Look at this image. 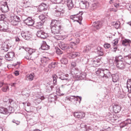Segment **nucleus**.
I'll use <instances>...</instances> for the list:
<instances>
[{"label": "nucleus", "instance_id": "obj_1", "mask_svg": "<svg viewBox=\"0 0 131 131\" xmlns=\"http://www.w3.org/2000/svg\"><path fill=\"white\" fill-rule=\"evenodd\" d=\"M50 26L52 34L54 35L59 34L61 29V26L58 21L56 20H52Z\"/></svg>", "mask_w": 131, "mask_h": 131}, {"label": "nucleus", "instance_id": "obj_2", "mask_svg": "<svg viewBox=\"0 0 131 131\" xmlns=\"http://www.w3.org/2000/svg\"><path fill=\"white\" fill-rule=\"evenodd\" d=\"M60 48L62 50H66L67 53L71 52L72 49H74L73 47L68 44H65L63 42H61L59 44Z\"/></svg>", "mask_w": 131, "mask_h": 131}, {"label": "nucleus", "instance_id": "obj_3", "mask_svg": "<svg viewBox=\"0 0 131 131\" xmlns=\"http://www.w3.org/2000/svg\"><path fill=\"white\" fill-rule=\"evenodd\" d=\"M4 102H6L7 103L10 104V106L8 107V109H7L8 114L14 111V109L13 107L16 105V103H15L11 99H9L6 101L4 99Z\"/></svg>", "mask_w": 131, "mask_h": 131}, {"label": "nucleus", "instance_id": "obj_4", "mask_svg": "<svg viewBox=\"0 0 131 131\" xmlns=\"http://www.w3.org/2000/svg\"><path fill=\"white\" fill-rule=\"evenodd\" d=\"M82 13L81 14H77L70 16V18L72 19L73 22L77 21L80 24L82 19L81 16Z\"/></svg>", "mask_w": 131, "mask_h": 131}, {"label": "nucleus", "instance_id": "obj_5", "mask_svg": "<svg viewBox=\"0 0 131 131\" xmlns=\"http://www.w3.org/2000/svg\"><path fill=\"white\" fill-rule=\"evenodd\" d=\"M71 74L73 78H79V76L81 74V71L77 68H74L71 70Z\"/></svg>", "mask_w": 131, "mask_h": 131}, {"label": "nucleus", "instance_id": "obj_6", "mask_svg": "<svg viewBox=\"0 0 131 131\" xmlns=\"http://www.w3.org/2000/svg\"><path fill=\"white\" fill-rule=\"evenodd\" d=\"M34 97L33 102L36 105L39 104L42 100L44 99L43 96H41L38 94L34 95Z\"/></svg>", "mask_w": 131, "mask_h": 131}, {"label": "nucleus", "instance_id": "obj_7", "mask_svg": "<svg viewBox=\"0 0 131 131\" xmlns=\"http://www.w3.org/2000/svg\"><path fill=\"white\" fill-rule=\"evenodd\" d=\"M23 104L25 107V110L29 112H33L35 107L30 106L31 104L29 102L23 103Z\"/></svg>", "mask_w": 131, "mask_h": 131}, {"label": "nucleus", "instance_id": "obj_8", "mask_svg": "<svg viewBox=\"0 0 131 131\" xmlns=\"http://www.w3.org/2000/svg\"><path fill=\"white\" fill-rule=\"evenodd\" d=\"M46 84V91L49 93L52 90L54 86L56 84L57 82H47Z\"/></svg>", "mask_w": 131, "mask_h": 131}, {"label": "nucleus", "instance_id": "obj_9", "mask_svg": "<svg viewBox=\"0 0 131 131\" xmlns=\"http://www.w3.org/2000/svg\"><path fill=\"white\" fill-rule=\"evenodd\" d=\"M37 36L39 37L42 39H45L47 36V34L43 30H38L36 33Z\"/></svg>", "mask_w": 131, "mask_h": 131}, {"label": "nucleus", "instance_id": "obj_10", "mask_svg": "<svg viewBox=\"0 0 131 131\" xmlns=\"http://www.w3.org/2000/svg\"><path fill=\"white\" fill-rule=\"evenodd\" d=\"M102 22L100 21L94 22L92 24L93 26L95 28V30L100 29L102 26Z\"/></svg>", "mask_w": 131, "mask_h": 131}, {"label": "nucleus", "instance_id": "obj_11", "mask_svg": "<svg viewBox=\"0 0 131 131\" xmlns=\"http://www.w3.org/2000/svg\"><path fill=\"white\" fill-rule=\"evenodd\" d=\"M21 34L22 37L26 40H28L31 37V35L30 33L28 31L25 32L22 31Z\"/></svg>", "mask_w": 131, "mask_h": 131}, {"label": "nucleus", "instance_id": "obj_12", "mask_svg": "<svg viewBox=\"0 0 131 131\" xmlns=\"http://www.w3.org/2000/svg\"><path fill=\"white\" fill-rule=\"evenodd\" d=\"M81 2L80 6L82 9H84L88 8L89 7V3L85 0H80Z\"/></svg>", "mask_w": 131, "mask_h": 131}, {"label": "nucleus", "instance_id": "obj_13", "mask_svg": "<svg viewBox=\"0 0 131 131\" xmlns=\"http://www.w3.org/2000/svg\"><path fill=\"white\" fill-rule=\"evenodd\" d=\"M25 23L27 25L32 26L34 23V21L31 18L28 17L24 20Z\"/></svg>", "mask_w": 131, "mask_h": 131}, {"label": "nucleus", "instance_id": "obj_14", "mask_svg": "<svg viewBox=\"0 0 131 131\" xmlns=\"http://www.w3.org/2000/svg\"><path fill=\"white\" fill-rule=\"evenodd\" d=\"M12 46V45L10 43H3L2 45L1 49L5 51H7L8 50L10 47Z\"/></svg>", "mask_w": 131, "mask_h": 131}, {"label": "nucleus", "instance_id": "obj_15", "mask_svg": "<svg viewBox=\"0 0 131 131\" xmlns=\"http://www.w3.org/2000/svg\"><path fill=\"white\" fill-rule=\"evenodd\" d=\"M102 78L104 79L108 78L110 77L111 73L109 70L107 69H103Z\"/></svg>", "mask_w": 131, "mask_h": 131}, {"label": "nucleus", "instance_id": "obj_16", "mask_svg": "<svg viewBox=\"0 0 131 131\" xmlns=\"http://www.w3.org/2000/svg\"><path fill=\"white\" fill-rule=\"evenodd\" d=\"M15 54L13 52H8L5 56V58L6 60L10 61L14 57Z\"/></svg>", "mask_w": 131, "mask_h": 131}, {"label": "nucleus", "instance_id": "obj_17", "mask_svg": "<svg viewBox=\"0 0 131 131\" xmlns=\"http://www.w3.org/2000/svg\"><path fill=\"white\" fill-rule=\"evenodd\" d=\"M48 6V5L47 4L42 3L39 6L38 10L40 12L46 10H47Z\"/></svg>", "mask_w": 131, "mask_h": 131}, {"label": "nucleus", "instance_id": "obj_18", "mask_svg": "<svg viewBox=\"0 0 131 131\" xmlns=\"http://www.w3.org/2000/svg\"><path fill=\"white\" fill-rule=\"evenodd\" d=\"M115 64L117 67L119 69H123L125 67L126 63L123 61H119L118 63Z\"/></svg>", "mask_w": 131, "mask_h": 131}, {"label": "nucleus", "instance_id": "obj_19", "mask_svg": "<svg viewBox=\"0 0 131 131\" xmlns=\"http://www.w3.org/2000/svg\"><path fill=\"white\" fill-rule=\"evenodd\" d=\"M74 116L78 118L81 119L85 117V114L83 112H77L74 113Z\"/></svg>", "mask_w": 131, "mask_h": 131}, {"label": "nucleus", "instance_id": "obj_20", "mask_svg": "<svg viewBox=\"0 0 131 131\" xmlns=\"http://www.w3.org/2000/svg\"><path fill=\"white\" fill-rule=\"evenodd\" d=\"M0 31L2 32H9V30L8 26L5 24L0 25Z\"/></svg>", "mask_w": 131, "mask_h": 131}, {"label": "nucleus", "instance_id": "obj_21", "mask_svg": "<svg viewBox=\"0 0 131 131\" xmlns=\"http://www.w3.org/2000/svg\"><path fill=\"white\" fill-rule=\"evenodd\" d=\"M113 107V111L116 113H119L121 109L120 106L117 104L114 105Z\"/></svg>", "mask_w": 131, "mask_h": 131}, {"label": "nucleus", "instance_id": "obj_22", "mask_svg": "<svg viewBox=\"0 0 131 131\" xmlns=\"http://www.w3.org/2000/svg\"><path fill=\"white\" fill-rule=\"evenodd\" d=\"M21 48L25 49V51L28 52L29 54L30 55H31L32 53L35 52V50L30 48L25 47H22Z\"/></svg>", "mask_w": 131, "mask_h": 131}, {"label": "nucleus", "instance_id": "obj_23", "mask_svg": "<svg viewBox=\"0 0 131 131\" xmlns=\"http://www.w3.org/2000/svg\"><path fill=\"white\" fill-rule=\"evenodd\" d=\"M56 96L53 94H51L49 95L48 97V100L49 102H51L56 100Z\"/></svg>", "mask_w": 131, "mask_h": 131}, {"label": "nucleus", "instance_id": "obj_24", "mask_svg": "<svg viewBox=\"0 0 131 131\" xmlns=\"http://www.w3.org/2000/svg\"><path fill=\"white\" fill-rule=\"evenodd\" d=\"M88 62L89 64L94 67H96L99 65V64H96L97 62L94 59L89 61Z\"/></svg>", "mask_w": 131, "mask_h": 131}, {"label": "nucleus", "instance_id": "obj_25", "mask_svg": "<svg viewBox=\"0 0 131 131\" xmlns=\"http://www.w3.org/2000/svg\"><path fill=\"white\" fill-rule=\"evenodd\" d=\"M41 48L43 50H47L49 49V46L47 45L46 42L43 41L41 46Z\"/></svg>", "mask_w": 131, "mask_h": 131}, {"label": "nucleus", "instance_id": "obj_26", "mask_svg": "<svg viewBox=\"0 0 131 131\" xmlns=\"http://www.w3.org/2000/svg\"><path fill=\"white\" fill-rule=\"evenodd\" d=\"M131 43L130 40L128 39H124L122 41V44L124 46H129Z\"/></svg>", "mask_w": 131, "mask_h": 131}, {"label": "nucleus", "instance_id": "obj_27", "mask_svg": "<svg viewBox=\"0 0 131 131\" xmlns=\"http://www.w3.org/2000/svg\"><path fill=\"white\" fill-rule=\"evenodd\" d=\"M67 5L69 9L72 8L74 6V4L72 0H67Z\"/></svg>", "mask_w": 131, "mask_h": 131}, {"label": "nucleus", "instance_id": "obj_28", "mask_svg": "<svg viewBox=\"0 0 131 131\" xmlns=\"http://www.w3.org/2000/svg\"><path fill=\"white\" fill-rule=\"evenodd\" d=\"M97 53L100 56H102L104 54L103 49L101 47L98 46L97 48Z\"/></svg>", "mask_w": 131, "mask_h": 131}, {"label": "nucleus", "instance_id": "obj_29", "mask_svg": "<svg viewBox=\"0 0 131 131\" xmlns=\"http://www.w3.org/2000/svg\"><path fill=\"white\" fill-rule=\"evenodd\" d=\"M123 58L122 56H116L114 60V63L115 64L118 63L119 61H123Z\"/></svg>", "mask_w": 131, "mask_h": 131}, {"label": "nucleus", "instance_id": "obj_30", "mask_svg": "<svg viewBox=\"0 0 131 131\" xmlns=\"http://www.w3.org/2000/svg\"><path fill=\"white\" fill-rule=\"evenodd\" d=\"M8 111H7V108H5L3 107H0V113L4 114H7Z\"/></svg>", "mask_w": 131, "mask_h": 131}, {"label": "nucleus", "instance_id": "obj_31", "mask_svg": "<svg viewBox=\"0 0 131 131\" xmlns=\"http://www.w3.org/2000/svg\"><path fill=\"white\" fill-rule=\"evenodd\" d=\"M80 126L83 128L85 129L86 131L89 130V131H93V130L90 127H87L86 125H84L83 123H81L80 125Z\"/></svg>", "mask_w": 131, "mask_h": 131}, {"label": "nucleus", "instance_id": "obj_32", "mask_svg": "<svg viewBox=\"0 0 131 131\" xmlns=\"http://www.w3.org/2000/svg\"><path fill=\"white\" fill-rule=\"evenodd\" d=\"M113 82L119 81V77L117 74H113L112 75Z\"/></svg>", "mask_w": 131, "mask_h": 131}, {"label": "nucleus", "instance_id": "obj_33", "mask_svg": "<svg viewBox=\"0 0 131 131\" xmlns=\"http://www.w3.org/2000/svg\"><path fill=\"white\" fill-rule=\"evenodd\" d=\"M49 60V59L48 58L44 57L41 58V61L43 64V66H44L47 64Z\"/></svg>", "mask_w": 131, "mask_h": 131}, {"label": "nucleus", "instance_id": "obj_34", "mask_svg": "<svg viewBox=\"0 0 131 131\" xmlns=\"http://www.w3.org/2000/svg\"><path fill=\"white\" fill-rule=\"evenodd\" d=\"M103 69H99L96 72V73L97 75L102 77L103 74Z\"/></svg>", "mask_w": 131, "mask_h": 131}, {"label": "nucleus", "instance_id": "obj_35", "mask_svg": "<svg viewBox=\"0 0 131 131\" xmlns=\"http://www.w3.org/2000/svg\"><path fill=\"white\" fill-rule=\"evenodd\" d=\"M44 23L43 21H40L39 22H37L36 24L35 27L38 29H39L41 28Z\"/></svg>", "mask_w": 131, "mask_h": 131}, {"label": "nucleus", "instance_id": "obj_36", "mask_svg": "<svg viewBox=\"0 0 131 131\" xmlns=\"http://www.w3.org/2000/svg\"><path fill=\"white\" fill-rule=\"evenodd\" d=\"M86 74L85 72H81V74L80 75V76H79V78L77 80H82L84 79L86 77Z\"/></svg>", "mask_w": 131, "mask_h": 131}, {"label": "nucleus", "instance_id": "obj_37", "mask_svg": "<svg viewBox=\"0 0 131 131\" xmlns=\"http://www.w3.org/2000/svg\"><path fill=\"white\" fill-rule=\"evenodd\" d=\"M5 5L6 6H3L2 7V12L4 13L7 12L8 9V6L7 4V3L6 2H5Z\"/></svg>", "mask_w": 131, "mask_h": 131}, {"label": "nucleus", "instance_id": "obj_38", "mask_svg": "<svg viewBox=\"0 0 131 131\" xmlns=\"http://www.w3.org/2000/svg\"><path fill=\"white\" fill-rule=\"evenodd\" d=\"M80 40L78 38H76L74 42H71V45L72 47H73V46H75L76 47V45L78 44Z\"/></svg>", "mask_w": 131, "mask_h": 131}, {"label": "nucleus", "instance_id": "obj_39", "mask_svg": "<svg viewBox=\"0 0 131 131\" xmlns=\"http://www.w3.org/2000/svg\"><path fill=\"white\" fill-rule=\"evenodd\" d=\"M35 76V74L34 73H31L27 77V79L29 81H32Z\"/></svg>", "mask_w": 131, "mask_h": 131}, {"label": "nucleus", "instance_id": "obj_40", "mask_svg": "<svg viewBox=\"0 0 131 131\" xmlns=\"http://www.w3.org/2000/svg\"><path fill=\"white\" fill-rule=\"evenodd\" d=\"M91 49V47L88 45L84 47L83 51L84 52H88L90 51Z\"/></svg>", "mask_w": 131, "mask_h": 131}, {"label": "nucleus", "instance_id": "obj_41", "mask_svg": "<svg viewBox=\"0 0 131 131\" xmlns=\"http://www.w3.org/2000/svg\"><path fill=\"white\" fill-rule=\"evenodd\" d=\"M60 61L61 63L64 64H67L68 62L67 58L65 57H63L61 60Z\"/></svg>", "mask_w": 131, "mask_h": 131}, {"label": "nucleus", "instance_id": "obj_42", "mask_svg": "<svg viewBox=\"0 0 131 131\" xmlns=\"http://www.w3.org/2000/svg\"><path fill=\"white\" fill-rule=\"evenodd\" d=\"M71 97H72L73 98V99H74L75 100L78 101V99H79V102L80 103V102L81 100L82 97L81 96H71Z\"/></svg>", "mask_w": 131, "mask_h": 131}, {"label": "nucleus", "instance_id": "obj_43", "mask_svg": "<svg viewBox=\"0 0 131 131\" xmlns=\"http://www.w3.org/2000/svg\"><path fill=\"white\" fill-rule=\"evenodd\" d=\"M114 26L116 29H118L120 26V23L119 21H117L116 22H114Z\"/></svg>", "mask_w": 131, "mask_h": 131}, {"label": "nucleus", "instance_id": "obj_44", "mask_svg": "<svg viewBox=\"0 0 131 131\" xmlns=\"http://www.w3.org/2000/svg\"><path fill=\"white\" fill-rule=\"evenodd\" d=\"M53 37L54 38L56 39L57 40H61L62 38V37L61 36L60 34L55 35L53 36Z\"/></svg>", "mask_w": 131, "mask_h": 131}, {"label": "nucleus", "instance_id": "obj_45", "mask_svg": "<svg viewBox=\"0 0 131 131\" xmlns=\"http://www.w3.org/2000/svg\"><path fill=\"white\" fill-rule=\"evenodd\" d=\"M57 66L56 62H55L51 63L50 64H49L48 67L49 68H54Z\"/></svg>", "mask_w": 131, "mask_h": 131}, {"label": "nucleus", "instance_id": "obj_46", "mask_svg": "<svg viewBox=\"0 0 131 131\" xmlns=\"http://www.w3.org/2000/svg\"><path fill=\"white\" fill-rule=\"evenodd\" d=\"M39 17L41 21H43L44 22L45 21V16L43 14H41L39 16Z\"/></svg>", "mask_w": 131, "mask_h": 131}, {"label": "nucleus", "instance_id": "obj_47", "mask_svg": "<svg viewBox=\"0 0 131 131\" xmlns=\"http://www.w3.org/2000/svg\"><path fill=\"white\" fill-rule=\"evenodd\" d=\"M128 124V123H126V121L124 122L121 123L120 126L121 128H122L126 126Z\"/></svg>", "mask_w": 131, "mask_h": 131}, {"label": "nucleus", "instance_id": "obj_48", "mask_svg": "<svg viewBox=\"0 0 131 131\" xmlns=\"http://www.w3.org/2000/svg\"><path fill=\"white\" fill-rule=\"evenodd\" d=\"M72 58H74L77 56H79L80 53L78 52H74L72 53Z\"/></svg>", "mask_w": 131, "mask_h": 131}, {"label": "nucleus", "instance_id": "obj_49", "mask_svg": "<svg viewBox=\"0 0 131 131\" xmlns=\"http://www.w3.org/2000/svg\"><path fill=\"white\" fill-rule=\"evenodd\" d=\"M18 20H14L13 19L11 21V23L14 26L18 24L19 21Z\"/></svg>", "mask_w": 131, "mask_h": 131}, {"label": "nucleus", "instance_id": "obj_50", "mask_svg": "<svg viewBox=\"0 0 131 131\" xmlns=\"http://www.w3.org/2000/svg\"><path fill=\"white\" fill-rule=\"evenodd\" d=\"M118 39H115L113 41V46L114 47H115V46H117V45L118 43Z\"/></svg>", "mask_w": 131, "mask_h": 131}, {"label": "nucleus", "instance_id": "obj_51", "mask_svg": "<svg viewBox=\"0 0 131 131\" xmlns=\"http://www.w3.org/2000/svg\"><path fill=\"white\" fill-rule=\"evenodd\" d=\"M9 86L7 85H6L5 86H4L2 89V91L4 92H6L7 91L9 90Z\"/></svg>", "mask_w": 131, "mask_h": 131}, {"label": "nucleus", "instance_id": "obj_52", "mask_svg": "<svg viewBox=\"0 0 131 131\" xmlns=\"http://www.w3.org/2000/svg\"><path fill=\"white\" fill-rule=\"evenodd\" d=\"M61 13L60 12V11L58 12L57 10H55V12L54 13V15L57 17H58L60 16Z\"/></svg>", "mask_w": 131, "mask_h": 131}, {"label": "nucleus", "instance_id": "obj_53", "mask_svg": "<svg viewBox=\"0 0 131 131\" xmlns=\"http://www.w3.org/2000/svg\"><path fill=\"white\" fill-rule=\"evenodd\" d=\"M52 78L53 79V82H57V81L58 79L57 76L55 74H53L52 75Z\"/></svg>", "mask_w": 131, "mask_h": 131}, {"label": "nucleus", "instance_id": "obj_54", "mask_svg": "<svg viewBox=\"0 0 131 131\" xmlns=\"http://www.w3.org/2000/svg\"><path fill=\"white\" fill-rule=\"evenodd\" d=\"M104 46L105 49H108L110 47L111 45L110 44L106 42L104 43Z\"/></svg>", "mask_w": 131, "mask_h": 131}, {"label": "nucleus", "instance_id": "obj_55", "mask_svg": "<svg viewBox=\"0 0 131 131\" xmlns=\"http://www.w3.org/2000/svg\"><path fill=\"white\" fill-rule=\"evenodd\" d=\"M28 122L31 125H33L35 123V121L32 119H31L29 120L28 121Z\"/></svg>", "mask_w": 131, "mask_h": 131}, {"label": "nucleus", "instance_id": "obj_56", "mask_svg": "<svg viewBox=\"0 0 131 131\" xmlns=\"http://www.w3.org/2000/svg\"><path fill=\"white\" fill-rule=\"evenodd\" d=\"M54 3L59 4L62 1V0H51Z\"/></svg>", "mask_w": 131, "mask_h": 131}, {"label": "nucleus", "instance_id": "obj_57", "mask_svg": "<svg viewBox=\"0 0 131 131\" xmlns=\"http://www.w3.org/2000/svg\"><path fill=\"white\" fill-rule=\"evenodd\" d=\"M13 18V19L14 20H18V21L19 22L20 21V18L17 16H14Z\"/></svg>", "mask_w": 131, "mask_h": 131}, {"label": "nucleus", "instance_id": "obj_58", "mask_svg": "<svg viewBox=\"0 0 131 131\" xmlns=\"http://www.w3.org/2000/svg\"><path fill=\"white\" fill-rule=\"evenodd\" d=\"M98 4L97 3H95L92 4V9H94L96 8Z\"/></svg>", "mask_w": 131, "mask_h": 131}, {"label": "nucleus", "instance_id": "obj_59", "mask_svg": "<svg viewBox=\"0 0 131 131\" xmlns=\"http://www.w3.org/2000/svg\"><path fill=\"white\" fill-rule=\"evenodd\" d=\"M56 53L58 54H61L62 53V52L59 48H58L56 51Z\"/></svg>", "mask_w": 131, "mask_h": 131}, {"label": "nucleus", "instance_id": "obj_60", "mask_svg": "<svg viewBox=\"0 0 131 131\" xmlns=\"http://www.w3.org/2000/svg\"><path fill=\"white\" fill-rule=\"evenodd\" d=\"M57 10L58 12L59 11H60V12L62 14L64 12L63 9L62 7L58 9Z\"/></svg>", "mask_w": 131, "mask_h": 131}, {"label": "nucleus", "instance_id": "obj_61", "mask_svg": "<svg viewBox=\"0 0 131 131\" xmlns=\"http://www.w3.org/2000/svg\"><path fill=\"white\" fill-rule=\"evenodd\" d=\"M72 97H66L65 98V100L71 101V99H73Z\"/></svg>", "mask_w": 131, "mask_h": 131}, {"label": "nucleus", "instance_id": "obj_62", "mask_svg": "<svg viewBox=\"0 0 131 131\" xmlns=\"http://www.w3.org/2000/svg\"><path fill=\"white\" fill-rule=\"evenodd\" d=\"M3 59L1 57H0V67L2 66L3 65Z\"/></svg>", "mask_w": 131, "mask_h": 131}, {"label": "nucleus", "instance_id": "obj_63", "mask_svg": "<svg viewBox=\"0 0 131 131\" xmlns=\"http://www.w3.org/2000/svg\"><path fill=\"white\" fill-rule=\"evenodd\" d=\"M71 67H75L76 66V64L75 62L73 61L71 63Z\"/></svg>", "mask_w": 131, "mask_h": 131}, {"label": "nucleus", "instance_id": "obj_64", "mask_svg": "<svg viewBox=\"0 0 131 131\" xmlns=\"http://www.w3.org/2000/svg\"><path fill=\"white\" fill-rule=\"evenodd\" d=\"M15 41L16 42H19L21 41V40L18 37H15Z\"/></svg>", "mask_w": 131, "mask_h": 131}]
</instances>
